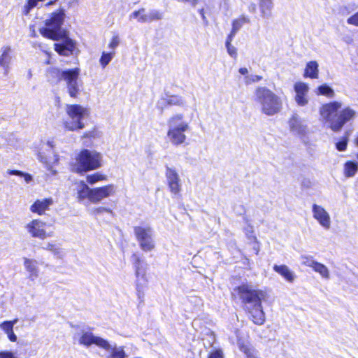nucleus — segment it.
<instances>
[{
    "label": "nucleus",
    "mask_w": 358,
    "mask_h": 358,
    "mask_svg": "<svg viewBox=\"0 0 358 358\" xmlns=\"http://www.w3.org/2000/svg\"><path fill=\"white\" fill-rule=\"evenodd\" d=\"M163 17V13L158 10H150L146 11L145 8L134 11L130 15V18H136L141 23H149L152 21H158Z\"/></svg>",
    "instance_id": "nucleus-16"
},
{
    "label": "nucleus",
    "mask_w": 358,
    "mask_h": 358,
    "mask_svg": "<svg viewBox=\"0 0 358 358\" xmlns=\"http://www.w3.org/2000/svg\"><path fill=\"white\" fill-rule=\"evenodd\" d=\"M273 270L288 282H293L296 279L295 273L286 265H274Z\"/></svg>",
    "instance_id": "nucleus-30"
},
{
    "label": "nucleus",
    "mask_w": 358,
    "mask_h": 358,
    "mask_svg": "<svg viewBox=\"0 0 358 358\" xmlns=\"http://www.w3.org/2000/svg\"><path fill=\"white\" fill-rule=\"evenodd\" d=\"M313 217L325 230H329L331 225V219L329 212L322 206L314 203L312 206Z\"/></svg>",
    "instance_id": "nucleus-15"
},
{
    "label": "nucleus",
    "mask_w": 358,
    "mask_h": 358,
    "mask_svg": "<svg viewBox=\"0 0 358 358\" xmlns=\"http://www.w3.org/2000/svg\"><path fill=\"white\" fill-rule=\"evenodd\" d=\"M259 10L263 18H270L273 8V0H259Z\"/></svg>",
    "instance_id": "nucleus-33"
},
{
    "label": "nucleus",
    "mask_w": 358,
    "mask_h": 358,
    "mask_svg": "<svg viewBox=\"0 0 358 358\" xmlns=\"http://www.w3.org/2000/svg\"><path fill=\"white\" fill-rule=\"evenodd\" d=\"M6 143V139L0 135V148Z\"/></svg>",
    "instance_id": "nucleus-56"
},
{
    "label": "nucleus",
    "mask_w": 358,
    "mask_h": 358,
    "mask_svg": "<svg viewBox=\"0 0 358 358\" xmlns=\"http://www.w3.org/2000/svg\"><path fill=\"white\" fill-rule=\"evenodd\" d=\"M134 260V268L135 270L136 275V289L138 297L143 295V291L147 286L148 279L147 276L148 265L142 260L137 255L134 254L132 256Z\"/></svg>",
    "instance_id": "nucleus-8"
},
{
    "label": "nucleus",
    "mask_w": 358,
    "mask_h": 358,
    "mask_svg": "<svg viewBox=\"0 0 358 358\" xmlns=\"http://www.w3.org/2000/svg\"><path fill=\"white\" fill-rule=\"evenodd\" d=\"M294 90L295 92V101L299 106H305L308 103L309 99L308 94L309 92V86L308 84L298 81L294 85Z\"/></svg>",
    "instance_id": "nucleus-20"
},
{
    "label": "nucleus",
    "mask_w": 358,
    "mask_h": 358,
    "mask_svg": "<svg viewBox=\"0 0 358 358\" xmlns=\"http://www.w3.org/2000/svg\"><path fill=\"white\" fill-rule=\"evenodd\" d=\"M134 231L142 250L150 252L155 248L154 232L150 227L148 225L136 226L134 227Z\"/></svg>",
    "instance_id": "nucleus-10"
},
{
    "label": "nucleus",
    "mask_w": 358,
    "mask_h": 358,
    "mask_svg": "<svg viewBox=\"0 0 358 358\" xmlns=\"http://www.w3.org/2000/svg\"><path fill=\"white\" fill-rule=\"evenodd\" d=\"M245 83L247 85L252 84L253 83L258 82L262 79L261 76L258 75H250L245 77Z\"/></svg>",
    "instance_id": "nucleus-44"
},
{
    "label": "nucleus",
    "mask_w": 358,
    "mask_h": 358,
    "mask_svg": "<svg viewBox=\"0 0 358 358\" xmlns=\"http://www.w3.org/2000/svg\"><path fill=\"white\" fill-rule=\"evenodd\" d=\"M119 43H120L119 36L117 35H114L112 37L110 42L108 44V48L112 49L113 51H114L115 49L119 45Z\"/></svg>",
    "instance_id": "nucleus-45"
},
{
    "label": "nucleus",
    "mask_w": 358,
    "mask_h": 358,
    "mask_svg": "<svg viewBox=\"0 0 358 358\" xmlns=\"http://www.w3.org/2000/svg\"><path fill=\"white\" fill-rule=\"evenodd\" d=\"M57 0H49L48 1H47L46 3H45V6H49V5H51L52 3H54L55 2H56Z\"/></svg>",
    "instance_id": "nucleus-57"
},
{
    "label": "nucleus",
    "mask_w": 358,
    "mask_h": 358,
    "mask_svg": "<svg viewBox=\"0 0 358 358\" xmlns=\"http://www.w3.org/2000/svg\"><path fill=\"white\" fill-rule=\"evenodd\" d=\"M250 9H252V10H255V4H252V5H251V7L250 8Z\"/></svg>",
    "instance_id": "nucleus-59"
},
{
    "label": "nucleus",
    "mask_w": 358,
    "mask_h": 358,
    "mask_svg": "<svg viewBox=\"0 0 358 358\" xmlns=\"http://www.w3.org/2000/svg\"><path fill=\"white\" fill-rule=\"evenodd\" d=\"M288 127L290 132L294 135L299 136H303L308 132V127L305 122L301 117L296 114L293 113L289 117L288 122Z\"/></svg>",
    "instance_id": "nucleus-17"
},
{
    "label": "nucleus",
    "mask_w": 358,
    "mask_h": 358,
    "mask_svg": "<svg viewBox=\"0 0 358 358\" xmlns=\"http://www.w3.org/2000/svg\"><path fill=\"white\" fill-rule=\"evenodd\" d=\"M112 213V210L110 208H106V207H99L96 208L94 210V214H101L103 213Z\"/></svg>",
    "instance_id": "nucleus-51"
},
{
    "label": "nucleus",
    "mask_w": 358,
    "mask_h": 358,
    "mask_svg": "<svg viewBox=\"0 0 358 358\" xmlns=\"http://www.w3.org/2000/svg\"><path fill=\"white\" fill-rule=\"evenodd\" d=\"M101 349L105 351V358H127L124 347L111 343L106 339Z\"/></svg>",
    "instance_id": "nucleus-19"
},
{
    "label": "nucleus",
    "mask_w": 358,
    "mask_h": 358,
    "mask_svg": "<svg viewBox=\"0 0 358 358\" xmlns=\"http://www.w3.org/2000/svg\"><path fill=\"white\" fill-rule=\"evenodd\" d=\"M187 131L176 128H168L167 137L170 143L173 145H180L185 143Z\"/></svg>",
    "instance_id": "nucleus-23"
},
{
    "label": "nucleus",
    "mask_w": 358,
    "mask_h": 358,
    "mask_svg": "<svg viewBox=\"0 0 358 358\" xmlns=\"http://www.w3.org/2000/svg\"><path fill=\"white\" fill-rule=\"evenodd\" d=\"M77 199L80 203H83L85 200L91 202L92 188H90L84 181H80L76 184Z\"/></svg>",
    "instance_id": "nucleus-26"
},
{
    "label": "nucleus",
    "mask_w": 358,
    "mask_h": 358,
    "mask_svg": "<svg viewBox=\"0 0 358 358\" xmlns=\"http://www.w3.org/2000/svg\"><path fill=\"white\" fill-rule=\"evenodd\" d=\"M167 126L168 128H176L185 131H189L190 129L189 122L181 113L171 115L167 120Z\"/></svg>",
    "instance_id": "nucleus-24"
},
{
    "label": "nucleus",
    "mask_w": 358,
    "mask_h": 358,
    "mask_svg": "<svg viewBox=\"0 0 358 358\" xmlns=\"http://www.w3.org/2000/svg\"><path fill=\"white\" fill-rule=\"evenodd\" d=\"M208 358H224L223 352L221 350H215L209 353Z\"/></svg>",
    "instance_id": "nucleus-48"
},
{
    "label": "nucleus",
    "mask_w": 358,
    "mask_h": 358,
    "mask_svg": "<svg viewBox=\"0 0 358 358\" xmlns=\"http://www.w3.org/2000/svg\"><path fill=\"white\" fill-rule=\"evenodd\" d=\"M7 173L9 175H15L24 178L26 183H29L32 180V176L31 175L20 171L8 169Z\"/></svg>",
    "instance_id": "nucleus-43"
},
{
    "label": "nucleus",
    "mask_w": 358,
    "mask_h": 358,
    "mask_svg": "<svg viewBox=\"0 0 358 358\" xmlns=\"http://www.w3.org/2000/svg\"><path fill=\"white\" fill-rule=\"evenodd\" d=\"M301 260V264L313 268L317 261L315 260L314 257L310 255H301L300 257Z\"/></svg>",
    "instance_id": "nucleus-42"
},
{
    "label": "nucleus",
    "mask_w": 358,
    "mask_h": 358,
    "mask_svg": "<svg viewBox=\"0 0 358 358\" xmlns=\"http://www.w3.org/2000/svg\"><path fill=\"white\" fill-rule=\"evenodd\" d=\"M313 270L319 273L320 276L325 280H329L330 278V272L329 268L320 262H317Z\"/></svg>",
    "instance_id": "nucleus-37"
},
{
    "label": "nucleus",
    "mask_w": 358,
    "mask_h": 358,
    "mask_svg": "<svg viewBox=\"0 0 358 358\" xmlns=\"http://www.w3.org/2000/svg\"><path fill=\"white\" fill-rule=\"evenodd\" d=\"M0 358H15L13 354L10 352H0Z\"/></svg>",
    "instance_id": "nucleus-54"
},
{
    "label": "nucleus",
    "mask_w": 358,
    "mask_h": 358,
    "mask_svg": "<svg viewBox=\"0 0 358 358\" xmlns=\"http://www.w3.org/2000/svg\"><path fill=\"white\" fill-rule=\"evenodd\" d=\"M236 290L246 308L262 304L266 299L267 293L261 289H254L252 285L243 284Z\"/></svg>",
    "instance_id": "nucleus-7"
},
{
    "label": "nucleus",
    "mask_w": 358,
    "mask_h": 358,
    "mask_svg": "<svg viewBox=\"0 0 358 358\" xmlns=\"http://www.w3.org/2000/svg\"><path fill=\"white\" fill-rule=\"evenodd\" d=\"M64 10L60 9L52 13L45 21V27L40 28V34L48 38L58 41L66 32L62 28L64 20Z\"/></svg>",
    "instance_id": "nucleus-5"
},
{
    "label": "nucleus",
    "mask_w": 358,
    "mask_h": 358,
    "mask_svg": "<svg viewBox=\"0 0 358 358\" xmlns=\"http://www.w3.org/2000/svg\"><path fill=\"white\" fill-rule=\"evenodd\" d=\"M358 171V163L348 161L344 164V175L348 177H353Z\"/></svg>",
    "instance_id": "nucleus-36"
},
{
    "label": "nucleus",
    "mask_w": 358,
    "mask_h": 358,
    "mask_svg": "<svg viewBox=\"0 0 358 358\" xmlns=\"http://www.w3.org/2000/svg\"><path fill=\"white\" fill-rule=\"evenodd\" d=\"M45 1V0H27V3L24 6V13L27 15L31 9L34 8L41 6L42 2Z\"/></svg>",
    "instance_id": "nucleus-41"
},
{
    "label": "nucleus",
    "mask_w": 358,
    "mask_h": 358,
    "mask_svg": "<svg viewBox=\"0 0 358 358\" xmlns=\"http://www.w3.org/2000/svg\"><path fill=\"white\" fill-rule=\"evenodd\" d=\"M249 312L252 321L257 325H262L265 322V313L263 311L262 304L251 306L247 308Z\"/></svg>",
    "instance_id": "nucleus-27"
},
{
    "label": "nucleus",
    "mask_w": 358,
    "mask_h": 358,
    "mask_svg": "<svg viewBox=\"0 0 358 358\" xmlns=\"http://www.w3.org/2000/svg\"><path fill=\"white\" fill-rule=\"evenodd\" d=\"M17 321V319H15L11 321H5L0 324V328L4 331L8 339L12 342L17 341V336L13 331V327Z\"/></svg>",
    "instance_id": "nucleus-31"
},
{
    "label": "nucleus",
    "mask_w": 358,
    "mask_h": 358,
    "mask_svg": "<svg viewBox=\"0 0 358 358\" xmlns=\"http://www.w3.org/2000/svg\"><path fill=\"white\" fill-rule=\"evenodd\" d=\"M250 23V18L245 15H241L232 21V30L234 32H238L239 29L245 24Z\"/></svg>",
    "instance_id": "nucleus-38"
},
{
    "label": "nucleus",
    "mask_w": 358,
    "mask_h": 358,
    "mask_svg": "<svg viewBox=\"0 0 358 358\" xmlns=\"http://www.w3.org/2000/svg\"><path fill=\"white\" fill-rule=\"evenodd\" d=\"M45 222L39 219H34L28 222L24 228L32 238L44 240L52 236L50 233H48L45 229Z\"/></svg>",
    "instance_id": "nucleus-13"
},
{
    "label": "nucleus",
    "mask_w": 358,
    "mask_h": 358,
    "mask_svg": "<svg viewBox=\"0 0 358 358\" xmlns=\"http://www.w3.org/2000/svg\"><path fill=\"white\" fill-rule=\"evenodd\" d=\"M342 106L341 101H331L320 108L321 119L335 132L341 131L345 123L354 120L357 115L352 108L348 106L341 110Z\"/></svg>",
    "instance_id": "nucleus-1"
},
{
    "label": "nucleus",
    "mask_w": 358,
    "mask_h": 358,
    "mask_svg": "<svg viewBox=\"0 0 358 358\" xmlns=\"http://www.w3.org/2000/svg\"><path fill=\"white\" fill-rule=\"evenodd\" d=\"M23 266L27 273L28 279L35 282L40 275L39 262L36 259L24 257Z\"/></svg>",
    "instance_id": "nucleus-22"
},
{
    "label": "nucleus",
    "mask_w": 358,
    "mask_h": 358,
    "mask_svg": "<svg viewBox=\"0 0 358 358\" xmlns=\"http://www.w3.org/2000/svg\"><path fill=\"white\" fill-rule=\"evenodd\" d=\"M244 231H245L246 236L248 237V238L256 240V237L252 235L253 229H252V227L251 225H248L245 228Z\"/></svg>",
    "instance_id": "nucleus-50"
},
{
    "label": "nucleus",
    "mask_w": 358,
    "mask_h": 358,
    "mask_svg": "<svg viewBox=\"0 0 358 358\" xmlns=\"http://www.w3.org/2000/svg\"><path fill=\"white\" fill-rule=\"evenodd\" d=\"M178 2L180 3H188L192 6L195 7L197 3L199 2L200 0H177Z\"/></svg>",
    "instance_id": "nucleus-53"
},
{
    "label": "nucleus",
    "mask_w": 358,
    "mask_h": 358,
    "mask_svg": "<svg viewBox=\"0 0 358 358\" xmlns=\"http://www.w3.org/2000/svg\"><path fill=\"white\" fill-rule=\"evenodd\" d=\"M356 143L358 145V136H357V138L356 140Z\"/></svg>",
    "instance_id": "nucleus-60"
},
{
    "label": "nucleus",
    "mask_w": 358,
    "mask_h": 358,
    "mask_svg": "<svg viewBox=\"0 0 358 358\" xmlns=\"http://www.w3.org/2000/svg\"><path fill=\"white\" fill-rule=\"evenodd\" d=\"M57 41L59 43L55 44V50L60 55L69 56L76 50L75 41L67 36L66 32Z\"/></svg>",
    "instance_id": "nucleus-18"
},
{
    "label": "nucleus",
    "mask_w": 358,
    "mask_h": 358,
    "mask_svg": "<svg viewBox=\"0 0 358 358\" xmlns=\"http://www.w3.org/2000/svg\"><path fill=\"white\" fill-rule=\"evenodd\" d=\"M253 99L259 105L260 112L266 116H273L282 108L281 98L264 86H259L255 89Z\"/></svg>",
    "instance_id": "nucleus-2"
},
{
    "label": "nucleus",
    "mask_w": 358,
    "mask_h": 358,
    "mask_svg": "<svg viewBox=\"0 0 358 358\" xmlns=\"http://www.w3.org/2000/svg\"><path fill=\"white\" fill-rule=\"evenodd\" d=\"M315 93L316 95H322L329 99H332L335 96L334 90L327 84H322L317 87L315 90Z\"/></svg>",
    "instance_id": "nucleus-35"
},
{
    "label": "nucleus",
    "mask_w": 358,
    "mask_h": 358,
    "mask_svg": "<svg viewBox=\"0 0 358 358\" xmlns=\"http://www.w3.org/2000/svg\"><path fill=\"white\" fill-rule=\"evenodd\" d=\"M184 99L177 95L168 96L166 98H162L158 100L157 103V106L159 108L163 109V108L166 106H184L185 105Z\"/></svg>",
    "instance_id": "nucleus-28"
},
{
    "label": "nucleus",
    "mask_w": 358,
    "mask_h": 358,
    "mask_svg": "<svg viewBox=\"0 0 358 358\" xmlns=\"http://www.w3.org/2000/svg\"><path fill=\"white\" fill-rule=\"evenodd\" d=\"M237 32H234V30L231 29L230 34L228 35L227 36V41H226V45H230L231 44V41H233L235 35L236 34Z\"/></svg>",
    "instance_id": "nucleus-52"
},
{
    "label": "nucleus",
    "mask_w": 358,
    "mask_h": 358,
    "mask_svg": "<svg viewBox=\"0 0 358 358\" xmlns=\"http://www.w3.org/2000/svg\"><path fill=\"white\" fill-rule=\"evenodd\" d=\"M348 138H343L339 142L336 143V146L338 150L345 151L347 148Z\"/></svg>",
    "instance_id": "nucleus-46"
},
{
    "label": "nucleus",
    "mask_w": 358,
    "mask_h": 358,
    "mask_svg": "<svg viewBox=\"0 0 358 358\" xmlns=\"http://www.w3.org/2000/svg\"><path fill=\"white\" fill-rule=\"evenodd\" d=\"M237 345L245 358H259V352L248 341L238 339Z\"/></svg>",
    "instance_id": "nucleus-29"
},
{
    "label": "nucleus",
    "mask_w": 358,
    "mask_h": 358,
    "mask_svg": "<svg viewBox=\"0 0 358 358\" xmlns=\"http://www.w3.org/2000/svg\"><path fill=\"white\" fill-rule=\"evenodd\" d=\"M41 248L50 251L57 258H62L64 255V251L59 244L55 242H45L42 244Z\"/></svg>",
    "instance_id": "nucleus-32"
},
{
    "label": "nucleus",
    "mask_w": 358,
    "mask_h": 358,
    "mask_svg": "<svg viewBox=\"0 0 358 358\" xmlns=\"http://www.w3.org/2000/svg\"><path fill=\"white\" fill-rule=\"evenodd\" d=\"M347 23L350 25L358 27V11L347 19Z\"/></svg>",
    "instance_id": "nucleus-47"
},
{
    "label": "nucleus",
    "mask_w": 358,
    "mask_h": 358,
    "mask_svg": "<svg viewBox=\"0 0 358 358\" xmlns=\"http://www.w3.org/2000/svg\"><path fill=\"white\" fill-rule=\"evenodd\" d=\"M115 56V51L110 52H103L99 59V63L103 68H105L113 59Z\"/></svg>",
    "instance_id": "nucleus-40"
},
{
    "label": "nucleus",
    "mask_w": 358,
    "mask_h": 358,
    "mask_svg": "<svg viewBox=\"0 0 358 358\" xmlns=\"http://www.w3.org/2000/svg\"><path fill=\"white\" fill-rule=\"evenodd\" d=\"M199 13L201 15L202 19L204 20L206 18L205 15H204V9L203 8L199 10Z\"/></svg>",
    "instance_id": "nucleus-58"
},
{
    "label": "nucleus",
    "mask_w": 358,
    "mask_h": 358,
    "mask_svg": "<svg viewBox=\"0 0 358 358\" xmlns=\"http://www.w3.org/2000/svg\"><path fill=\"white\" fill-rule=\"evenodd\" d=\"M15 58L13 49L8 45H4L0 49V67L3 70L4 75H8L11 68V64Z\"/></svg>",
    "instance_id": "nucleus-21"
},
{
    "label": "nucleus",
    "mask_w": 358,
    "mask_h": 358,
    "mask_svg": "<svg viewBox=\"0 0 358 358\" xmlns=\"http://www.w3.org/2000/svg\"><path fill=\"white\" fill-rule=\"evenodd\" d=\"M165 176L170 192L174 196L179 195L182 189V181L176 169L166 166Z\"/></svg>",
    "instance_id": "nucleus-12"
},
{
    "label": "nucleus",
    "mask_w": 358,
    "mask_h": 358,
    "mask_svg": "<svg viewBox=\"0 0 358 358\" xmlns=\"http://www.w3.org/2000/svg\"><path fill=\"white\" fill-rule=\"evenodd\" d=\"M117 187L113 184L92 188L91 203L96 204L103 199L113 196L116 194Z\"/></svg>",
    "instance_id": "nucleus-14"
},
{
    "label": "nucleus",
    "mask_w": 358,
    "mask_h": 358,
    "mask_svg": "<svg viewBox=\"0 0 358 358\" xmlns=\"http://www.w3.org/2000/svg\"><path fill=\"white\" fill-rule=\"evenodd\" d=\"M67 117L63 120L62 124L68 131H76L85 127L84 120L90 115V109L80 104L67 105L65 109Z\"/></svg>",
    "instance_id": "nucleus-3"
},
{
    "label": "nucleus",
    "mask_w": 358,
    "mask_h": 358,
    "mask_svg": "<svg viewBox=\"0 0 358 358\" xmlns=\"http://www.w3.org/2000/svg\"><path fill=\"white\" fill-rule=\"evenodd\" d=\"M226 48H227V52H228L229 55L231 57L236 58V56H237L236 48L234 45H232L231 44L226 45Z\"/></svg>",
    "instance_id": "nucleus-49"
},
{
    "label": "nucleus",
    "mask_w": 358,
    "mask_h": 358,
    "mask_svg": "<svg viewBox=\"0 0 358 358\" xmlns=\"http://www.w3.org/2000/svg\"><path fill=\"white\" fill-rule=\"evenodd\" d=\"M318 64L316 61H310L307 63L303 76L305 78H310L312 79H315L318 78Z\"/></svg>",
    "instance_id": "nucleus-34"
},
{
    "label": "nucleus",
    "mask_w": 358,
    "mask_h": 358,
    "mask_svg": "<svg viewBox=\"0 0 358 358\" xmlns=\"http://www.w3.org/2000/svg\"><path fill=\"white\" fill-rule=\"evenodd\" d=\"M238 71L242 75H245L248 73V69L245 67L240 68Z\"/></svg>",
    "instance_id": "nucleus-55"
},
{
    "label": "nucleus",
    "mask_w": 358,
    "mask_h": 358,
    "mask_svg": "<svg viewBox=\"0 0 358 358\" xmlns=\"http://www.w3.org/2000/svg\"><path fill=\"white\" fill-rule=\"evenodd\" d=\"M59 79L65 82L67 92L72 98H77L83 87V81L79 78L80 69L74 68L64 71L57 70Z\"/></svg>",
    "instance_id": "nucleus-6"
},
{
    "label": "nucleus",
    "mask_w": 358,
    "mask_h": 358,
    "mask_svg": "<svg viewBox=\"0 0 358 358\" xmlns=\"http://www.w3.org/2000/svg\"><path fill=\"white\" fill-rule=\"evenodd\" d=\"M86 180L89 184L93 185L98 182L107 180V176L100 173H95L88 175L86 177Z\"/></svg>",
    "instance_id": "nucleus-39"
},
{
    "label": "nucleus",
    "mask_w": 358,
    "mask_h": 358,
    "mask_svg": "<svg viewBox=\"0 0 358 358\" xmlns=\"http://www.w3.org/2000/svg\"><path fill=\"white\" fill-rule=\"evenodd\" d=\"M357 158H358V153H357Z\"/></svg>",
    "instance_id": "nucleus-61"
},
{
    "label": "nucleus",
    "mask_w": 358,
    "mask_h": 358,
    "mask_svg": "<svg viewBox=\"0 0 358 358\" xmlns=\"http://www.w3.org/2000/svg\"><path fill=\"white\" fill-rule=\"evenodd\" d=\"M73 341L86 348H89L92 344H94L98 348H101L106 339L100 336H96L90 331L82 330L80 332L76 333L73 336Z\"/></svg>",
    "instance_id": "nucleus-11"
},
{
    "label": "nucleus",
    "mask_w": 358,
    "mask_h": 358,
    "mask_svg": "<svg viewBox=\"0 0 358 358\" xmlns=\"http://www.w3.org/2000/svg\"><path fill=\"white\" fill-rule=\"evenodd\" d=\"M102 155L95 150L85 149L76 157L72 164V170L82 173L100 168L102 165Z\"/></svg>",
    "instance_id": "nucleus-4"
},
{
    "label": "nucleus",
    "mask_w": 358,
    "mask_h": 358,
    "mask_svg": "<svg viewBox=\"0 0 358 358\" xmlns=\"http://www.w3.org/2000/svg\"><path fill=\"white\" fill-rule=\"evenodd\" d=\"M53 141L43 143L38 153V160L43 163L52 175H56L57 171L53 169L54 165L59 162V156L55 152Z\"/></svg>",
    "instance_id": "nucleus-9"
},
{
    "label": "nucleus",
    "mask_w": 358,
    "mask_h": 358,
    "mask_svg": "<svg viewBox=\"0 0 358 358\" xmlns=\"http://www.w3.org/2000/svg\"><path fill=\"white\" fill-rule=\"evenodd\" d=\"M53 204V199L51 197L43 199H37L30 206V211L39 215H43L46 210H49L50 206Z\"/></svg>",
    "instance_id": "nucleus-25"
}]
</instances>
